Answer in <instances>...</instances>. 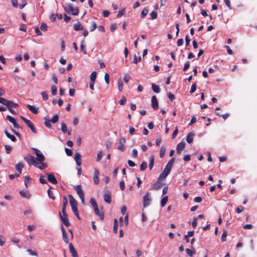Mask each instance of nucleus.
Masks as SVG:
<instances>
[{"mask_svg":"<svg viewBox=\"0 0 257 257\" xmlns=\"http://www.w3.org/2000/svg\"><path fill=\"white\" fill-rule=\"evenodd\" d=\"M5 149H6L7 154H10V153L12 150V147L9 145H6Z\"/></svg>","mask_w":257,"mask_h":257,"instance_id":"nucleus-49","label":"nucleus"},{"mask_svg":"<svg viewBox=\"0 0 257 257\" xmlns=\"http://www.w3.org/2000/svg\"><path fill=\"white\" fill-rule=\"evenodd\" d=\"M41 94H42V98L44 100H47L48 99V95L47 92L43 91L41 93Z\"/></svg>","mask_w":257,"mask_h":257,"instance_id":"nucleus-48","label":"nucleus"},{"mask_svg":"<svg viewBox=\"0 0 257 257\" xmlns=\"http://www.w3.org/2000/svg\"><path fill=\"white\" fill-rule=\"evenodd\" d=\"M64 10L69 14H71L74 16H77L79 13L78 8H73L72 5L69 4L64 8Z\"/></svg>","mask_w":257,"mask_h":257,"instance_id":"nucleus-3","label":"nucleus"},{"mask_svg":"<svg viewBox=\"0 0 257 257\" xmlns=\"http://www.w3.org/2000/svg\"><path fill=\"white\" fill-rule=\"evenodd\" d=\"M74 160L76 161L77 166L81 165V155L78 153H75L74 154Z\"/></svg>","mask_w":257,"mask_h":257,"instance_id":"nucleus-19","label":"nucleus"},{"mask_svg":"<svg viewBox=\"0 0 257 257\" xmlns=\"http://www.w3.org/2000/svg\"><path fill=\"white\" fill-rule=\"evenodd\" d=\"M32 149L35 152V154L37 156V159H36V161H37L39 166H41L42 164H45L44 163V161H45V157L41 152L36 148H33Z\"/></svg>","mask_w":257,"mask_h":257,"instance_id":"nucleus-2","label":"nucleus"},{"mask_svg":"<svg viewBox=\"0 0 257 257\" xmlns=\"http://www.w3.org/2000/svg\"><path fill=\"white\" fill-rule=\"evenodd\" d=\"M97 28L96 24L94 22H92V25L90 29V31L92 32Z\"/></svg>","mask_w":257,"mask_h":257,"instance_id":"nucleus-54","label":"nucleus"},{"mask_svg":"<svg viewBox=\"0 0 257 257\" xmlns=\"http://www.w3.org/2000/svg\"><path fill=\"white\" fill-rule=\"evenodd\" d=\"M48 195L49 197L52 200H54L55 197L53 194V192L51 191V188H49L47 191Z\"/></svg>","mask_w":257,"mask_h":257,"instance_id":"nucleus-38","label":"nucleus"},{"mask_svg":"<svg viewBox=\"0 0 257 257\" xmlns=\"http://www.w3.org/2000/svg\"><path fill=\"white\" fill-rule=\"evenodd\" d=\"M3 104L6 105L9 110L12 108L13 107L17 108L18 106V104L14 103L12 101L9 100L5 98L4 99Z\"/></svg>","mask_w":257,"mask_h":257,"instance_id":"nucleus-7","label":"nucleus"},{"mask_svg":"<svg viewBox=\"0 0 257 257\" xmlns=\"http://www.w3.org/2000/svg\"><path fill=\"white\" fill-rule=\"evenodd\" d=\"M63 204H62V213H65V211H66V207L68 204V200L67 198L65 196H64L63 197Z\"/></svg>","mask_w":257,"mask_h":257,"instance_id":"nucleus-22","label":"nucleus"},{"mask_svg":"<svg viewBox=\"0 0 257 257\" xmlns=\"http://www.w3.org/2000/svg\"><path fill=\"white\" fill-rule=\"evenodd\" d=\"M94 210L95 214L96 215L98 216L101 220H103L104 219V214H103V213H100L99 212L98 206L94 208Z\"/></svg>","mask_w":257,"mask_h":257,"instance_id":"nucleus-23","label":"nucleus"},{"mask_svg":"<svg viewBox=\"0 0 257 257\" xmlns=\"http://www.w3.org/2000/svg\"><path fill=\"white\" fill-rule=\"evenodd\" d=\"M118 222L116 219L114 220V224L113 227V231L114 233H116L117 231Z\"/></svg>","mask_w":257,"mask_h":257,"instance_id":"nucleus-31","label":"nucleus"},{"mask_svg":"<svg viewBox=\"0 0 257 257\" xmlns=\"http://www.w3.org/2000/svg\"><path fill=\"white\" fill-rule=\"evenodd\" d=\"M190 67V62L187 61L184 66L183 71H186Z\"/></svg>","mask_w":257,"mask_h":257,"instance_id":"nucleus-59","label":"nucleus"},{"mask_svg":"<svg viewBox=\"0 0 257 257\" xmlns=\"http://www.w3.org/2000/svg\"><path fill=\"white\" fill-rule=\"evenodd\" d=\"M152 88L153 90L156 93H159L160 91V89L159 86H158L155 84H153L152 85Z\"/></svg>","mask_w":257,"mask_h":257,"instance_id":"nucleus-32","label":"nucleus"},{"mask_svg":"<svg viewBox=\"0 0 257 257\" xmlns=\"http://www.w3.org/2000/svg\"><path fill=\"white\" fill-rule=\"evenodd\" d=\"M166 149L164 147H161L160 151V157L163 158L165 154Z\"/></svg>","mask_w":257,"mask_h":257,"instance_id":"nucleus-44","label":"nucleus"},{"mask_svg":"<svg viewBox=\"0 0 257 257\" xmlns=\"http://www.w3.org/2000/svg\"><path fill=\"white\" fill-rule=\"evenodd\" d=\"M151 104L153 109L156 110L159 108V103L157 100V98L156 96H153L152 97Z\"/></svg>","mask_w":257,"mask_h":257,"instance_id":"nucleus-11","label":"nucleus"},{"mask_svg":"<svg viewBox=\"0 0 257 257\" xmlns=\"http://www.w3.org/2000/svg\"><path fill=\"white\" fill-rule=\"evenodd\" d=\"M59 217L60 218V219L62 223L66 226H70V224L69 221V219L68 218V215L65 211V213H61V212H59Z\"/></svg>","mask_w":257,"mask_h":257,"instance_id":"nucleus-5","label":"nucleus"},{"mask_svg":"<svg viewBox=\"0 0 257 257\" xmlns=\"http://www.w3.org/2000/svg\"><path fill=\"white\" fill-rule=\"evenodd\" d=\"M69 248L72 257H78L77 252L72 243L69 244Z\"/></svg>","mask_w":257,"mask_h":257,"instance_id":"nucleus-13","label":"nucleus"},{"mask_svg":"<svg viewBox=\"0 0 257 257\" xmlns=\"http://www.w3.org/2000/svg\"><path fill=\"white\" fill-rule=\"evenodd\" d=\"M150 15L153 20L156 19L157 18V13L155 11L152 12Z\"/></svg>","mask_w":257,"mask_h":257,"instance_id":"nucleus-60","label":"nucleus"},{"mask_svg":"<svg viewBox=\"0 0 257 257\" xmlns=\"http://www.w3.org/2000/svg\"><path fill=\"white\" fill-rule=\"evenodd\" d=\"M5 134L8 138L12 140V141L15 142L16 141V137L14 135H11L7 130L5 131Z\"/></svg>","mask_w":257,"mask_h":257,"instance_id":"nucleus-28","label":"nucleus"},{"mask_svg":"<svg viewBox=\"0 0 257 257\" xmlns=\"http://www.w3.org/2000/svg\"><path fill=\"white\" fill-rule=\"evenodd\" d=\"M132 156L134 158H137L138 157V151L136 149H133L132 151Z\"/></svg>","mask_w":257,"mask_h":257,"instance_id":"nucleus-64","label":"nucleus"},{"mask_svg":"<svg viewBox=\"0 0 257 257\" xmlns=\"http://www.w3.org/2000/svg\"><path fill=\"white\" fill-rule=\"evenodd\" d=\"M178 133V128L176 127V129L174 131V132L172 135V138L174 139L176 137L177 134Z\"/></svg>","mask_w":257,"mask_h":257,"instance_id":"nucleus-61","label":"nucleus"},{"mask_svg":"<svg viewBox=\"0 0 257 257\" xmlns=\"http://www.w3.org/2000/svg\"><path fill=\"white\" fill-rule=\"evenodd\" d=\"M168 196H166L162 199L161 205L162 207H163L165 206V205L166 204V203L168 201Z\"/></svg>","mask_w":257,"mask_h":257,"instance_id":"nucleus-30","label":"nucleus"},{"mask_svg":"<svg viewBox=\"0 0 257 257\" xmlns=\"http://www.w3.org/2000/svg\"><path fill=\"white\" fill-rule=\"evenodd\" d=\"M125 139L124 138L122 137L120 138L119 141L118 146L117 149L121 151H123L124 150V144L125 143Z\"/></svg>","mask_w":257,"mask_h":257,"instance_id":"nucleus-12","label":"nucleus"},{"mask_svg":"<svg viewBox=\"0 0 257 257\" xmlns=\"http://www.w3.org/2000/svg\"><path fill=\"white\" fill-rule=\"evenodd\" d=\"M147 167V163L146 162H143L140 165V171H145Z\"/></svg>","mask_w":257,"mask_h":257,"instance_id":"nucleus-34","label":"nucleus"},{"mask_svg":"<svg viewBox=\"0 0 257 257\" xmlns=\"http://www.w3.org/2000/svg\"><path fill=\"white\" fill-rule=\"evenodd\" d=\"M47 179L49 182L53 184H56L57 183V181L53 174H48Z\"/></svg>","mask_w":257,"mask_h":257,"instance_id":"nucleus-15","label":"nucleus"},{"mask_svg":"<svg viewBox=\"0 0 257 257\" xmlns=\"http://www.w3.org/2000/svg\"><path fill=\"white\" fill-rule=\"evenodd\" d=\"M27 251L30 253L31 255L37 256L38 254L36 251H33L31 249H28Z\"/></svg>","mask_w":257,"mask_h":257,"instance_id":"nucleus-57","label":"nucleus"},{"mask_svg":"<svg viewBox=\"0 0 257 257\" xmlns=\"http://www.w3.org/2000/svg\"><path fill=\"white\" fill-rule=\"evenodd\" d=\"M118 89L119 91L123 89V83L121 79H119L118 80Z\"/></svg>","mask_w":257,"mask_h":257,"instance_id":"nucleus-36","label":"nucleus"},{"mask_svg":"<svg viewBox=\"0 0 257 257\" xmlns=\"http://www.w3.org/2000/svg\"><path fill=\"white\" fill-rule=\"evenodd\" d=\"M126 101V99L124 96H122L121 99L119 100V103L120 105H124Z\"/></svg>","mask_w":257,"mask_h":257,"instance_id":"nucleus-55","label":"nucleus"},{"mask_svg":"<svg viewBox=\"0 0 257 257\" xmlns=\"http://www.w3.org/2000/svg\"><path fill=\"white\" fill-rule=\"evenodd\" d=\"M27 108L34 114H37L39 112L38 108L33 105L27 104Z\"/></svg>","mask_w":257,"mask_h":257,"instance_id":"nucleus-20","label":"nucleus"},{"mask_svg":"<svg viewBox=\"0 0 257 257\" xmlns=\"http://www.w3.org/2000/svg\"><path fill=\"white\" fill-rule=\"evenodd\" d=\"M148 13V10L144 8L143 11H142L141 14V18H144Z\"/></svg>","mask_w":257,"mask_h":257,"instance_id":"nucleus-40","label":"nucleus"},{"mask_svg":"<svg viewBox=\"0 0 257 257\" xmlns=\"http://www.w3.org/2000/svg\"><path fill=\"white\" fill-rule=\"evenodd\" d=\"M90 203L93 206V208L97 206V204L96 203L95 200L93 198H90Z\"/></svg>","mask_w":257,"mask_h":257,"instance_id":"nucleus-42","label":"nucleus"},{"mask_svg":"<svg viewBox=\"0 0 257 257\" xmlns=\"http://www.w3.org/2000/svg\"><path fill=\"white\" fill-rule=\"evenodd\" d=\"M51 121L50 119H46L45 121V122H44L45 125H46V126L48 127V128L51 127Z\"/></svg>","mask_w":257,"mask_h":257,"instance_id":"nucleus-50","label":"nucleus"},{"mask_svg":"<svg viewBox=\"0 0 257 257\" xmlns=\"http://www.w3.org/2000/svg\"><path fill=\"white\" fill-rule=\"evenodd\" d=\"M84 40H82L81 42V45H80V49H81V51L82 52V53L84 54H87V52H86V50H85V45H84Z\"/></svg>","mask_w":257,"mask_h":257,"instance_id":"nucleus-33","label":"nucleus"},{"mask_svg":"<svg viewBox=\"0 0 257 257\" xmlns=\"http://www.w3.org/2000/svg\"><path fill=\"white\" fill-rule=\"evenodd\" d=\"M104 80L105 82L108 84L109 83V76L107 73H105L104 75Z\"/></svg>","mask_w":257,"mask_h":257,"instance_id":"nucleus-62","label":"nucleus"},{"mask_svg":"<svg viewBox=\"0 0 257 257\" xmlns=\"http://www.w3.org/2000/svg\"><path fill=\"white\" fill-rule=\"evenodd\" d=\"M24 183L26 187L27 188L28 185L31 183V178L29 176H26L25 177Z\"/></svg>","mask_w":257,"mask_h":257,"instance_id":"nucleus-29","label":"nucleus"},{"mask_svg":"<svg viewBox=\"0 0 257 257\" xmlns=\"http://www.w3.org/2000/svg\"><path fill=\"white\" fill-rule=\"evenodd\" d=\"M125 184L123 180L121 181L119 183V187L121 190H123L124 189Z\"/></svg>","mask_w":257,"mask_h":257,"instance_id":"nucleus-63","label":"nucleus"},{"mask_svg":"<svg viewBox=\"0 0 257 257\" xmlns=\"http://www.w3.org/2000/svg\"><path fill=\"white\" fill-rule=\"evenodd\" d=\"M103 199H104V200L110 204L111 203V196H110V194L109 192H106L104 193V195H103Z\"/></svg>","mask_w":257,"mask_h":257,"instance_id":"nucleus-16","label":"nucleus"},{"mask_svg":"<svg viewBox=\"0 0 257 257\" xmlns=\"http://www.w3.org/2000/svg\"><path fill=\"white\" fill-rule=\"evenodd\" d=\"M61 130L63 133H66L67 132V126L63 122L61 123Z\"/></svg>","mask_w":257,"mask_h":257,"instance_id":"nucleus-43","label":"nucleus"},{"mask_svg":"<svg viewBox=\"0 0 257 257\" xmlns=\"http://www.w3.org/2000/svg\"><path fill=\"white\" fill-rule=\"evenodd\" d=\"M163 185L164 184L160 182V180L158 179L156 182L154 184L153 188L155 190H158L162 188Z\"/></svg>","mask_w":257,"mask_h":257,"instance_id":"nucleus-18","label":"nucleus"},{"mask_svg":"<svg viewBox=\"0 0 257 257\" xmlns=\"http://www.w3.org/2000/svg\"><path fill=\"white\" fill-rule=\"evenodd\" d=\"M6 118L7 120H8L9 121L13 123L15 121V119L12 117L11 116L8 115L6 116Z\"/></svg>","mask_w":257,"mask_h":257,"instance_id":"nucleus-51","label":"nucleus"},{"mask_svg":"<svg viewBox=\"0 0 257 257\" xmlns=\"http://www.w3.org/2000/svg\"><path fill=\"white\" fill-rule=\"evenodd\" d=\"M58 120V116L57 114H56L52 117V119H51L50 120L53 123H55L56 122H57Z\"/></svg>","mask_w":257,"mask_h":257,"instance_id":"nucleus-56","label":"nucleus"},{"mask_svg":"<svg viewBox=\"0 0 257 257\" xmlns=\"http://www.w3.org/2000/svg\"><path fill=\"white\" fill-rule=\"evenodd\" d=\"M73 28L75 31H79L82 30L83 27L80 23L78 22L74 24Z\"/></svg>","mask_w":257,"mask_h":257,"instance_id":"nucleus-24","label":"nucleus"},{"mask_svg":"<svg viewBox=\"0 0 257 257\" xmlns=\"http://www.w3.org/2000/svg\"><path fill=\"white\" fill-rule=\"evenodd\" d=\"M62 236H63V239L64 242L66 243H68V241H69V239H68L67 232L63 233Z\"/></svg>","mask_w":257,"mask_h":257,"instance_id":"nucleus-39","label":"nucleus"},{"mask_svg":"<svg viewBox=\"0 0 257 257\" xmlns=\"http://www.w3.org/2000/svg\"><path fill=\"white\" fill-rule=\"evenodd\" d=\"M96 75L97 73L96 71H93V72L91 73L90 76V81H95L96 78Z\"/></svg>","mask_w":257,"mask_h":257,"instance_id":"nucleus-35","label":"nucleus"},{"mask_svg":"<svg viewBox=\"0 0 257 257\" xmlns=\"http://www.w3.org/2000/svg\"><path fill=\"white\" fill-rule=\"evenodd\" d=\"M40 29L42 31H46L47 30V25L45 23H43L40 26Z\"/></svg>","mask_w":257,"mask_h":257,"instance_id":"nucleus-53","label":"nucleus"},{"mask_svg":"<svg viewBox=\"0 0 257 257\" xmlns=\"http://www.w3.org/2000/svg\"><path fill=\"white\" fill-rule=\"evenodd\" d=\"M57 89L56 86H52L51 87V93L52 95H55L57 94Z\"/></svg>","mask_w":257,"mask_h":257,"instance_id":"nucleus-45","label":"nucleus"},{"mask_svg":"<svg viewBox=\"0 0 257 257\" xmlns=\"http://www.w3.org/2000/svg\"><path fill=\"white\" fill-rule=\"evenodd\" d=\"M25 160L28 163L29 165H34L35 167L41 169L43 170L47 167L46 164H41V166H39L38 164L36 158L31 155L30 154H27L24 158Z\"/></svg>","mask_w":257,"mask_h":257,"instance_id":"nucleus-1","label":"nucleus"},{"mask_svg":"<svg viewBox=\"0 0 257 257\" xmlns=\"http://www.w3.org/2000/svg\"><path fill=\"white\" fill-rule=\"evenodd\" d=\"M195 134L193 132L189 133L186 137V141L189 144L192 143L193 141V138Z\"/></svg>","mask_w":257,"mask_h":257,"instance_id":"nucleus-21","label":"nucleus"},{"mask_svg":"<svg viewBox=\"0 0 257 257\" xmlns=\"http://www.w3.org/2000/svg\"><path fill=\"white\" fill-rule=\"evenodd\" d=\"M6 240V238L2 235H0V246H3Z\"/></svg>","mask_w":257,"mask_h":257,"instance_id":"nucleus-47","label":"nucleus"},{"mask_svg":"<svg viewBox=\"0 0 257 257\" xmlns=\"http://www.w3.org/2000/svg\"><path fill=\"white\" fill-rule=\"evenodd\" d=\"M227 235V233L226 231H224L221 237V240L222 241H225L226 240V238Z\"/></svg>","mask_w":257,"mask_h":257,"instance_id":"nucleus-46","label":"nucleus"},{"mask_svg":"<svg viewBox=\"0 0 257 257\" xmlns=\"http://www.w3.org/2000/svg\"><path fill=\"white\" fill-rule=\"evenodd\" d=\"M75 190L77 192V194L80 197L81 199V203L82 204L85 203V196L84 193L81 188V186L80 185H78L75 187Z\"/></svg>","mask_w":257,"mask_h":257,"instance_id":"nucleus-4","label":"nucleus"},{"mask_svg":"<svg viewBox=\"0 0 257 257\" xmlns=\"http://www.w3.org/2000/svg\"><path fill=\"white\" fill-rule=\"evenodd\" d=\"M99 174V171L97 169H95L94 171V176H93V181H94V184H98L99 183V177H98Z\"/></svg>","mask_w":257,"mask_h":257,"instance_id":"nucleus-17","label":"nucleus"},{"mask_svg":"<svg viewBox=\"0 0 257 257\" xmlns=\"http://www.w3.org/2000/svg\"><path fill=\"white\" fill-rule=\"evenodd\" d=\"M171 170V169L170 168L166 166L163 172L159 175L158 180H161L162 179H165L170 173Z\"/></svg>","mask_w":257,"mask_h":257,"instance_id":"nucleus-9","label":"nucleus"},{"mask_svg":"<svg viewBox=\"0 0 257 257\" xmlns=\"http://www.w3.org/2000/svg\"><path fill=\"white\" fill-rule=\"evenodd\" d=\"M154 160H155L154 156L153 155L151 156L150 158V160H149V169L150 170H152V169L153 168V167L154 166Z\"/></svg>","mask_w":257,"mask_h":257,"instance_id":"nucleus-26","label":"nucleus"},{"mask_svg":"<svg viewBox=\"0 0 257 257\" xmlns=\"http://www.w3.org/2000/svg\"><path fill=\"white\" fill-rule=\"evenodd\" d=\"M174 161H175V158H172L169 161V162L167 163V164L166 165V166L168 167V168H170L171 169Z\"/></svg>","mask_w":257,"mask_h":257,"instance_id":"nucleus-37","label":"nucleus"},{"mask_svg":"<svg viewBox=\"0 0 257 257\" xmlns=\"http://www.w3.org/2000/svg\"><path fill=\"white\" fill-rule=\"evenodd\" d=\"M21 118L27 124L28 126L31 129L33 133L35 134L37 133L36 129L35 128L34 124L30 120H28V119H27L26 118L23 116H21Z\"/></svg>","mask_w":257,"mask_h":257,"instance_id":"nucleus-8","label":"nucleus"},{"mask_svg":"<svg viewBox=\"0 0 257 257\" xmlns=\"http://www.w3.org/2000/svg\"><path fill=\"white\" fill-rule=\"evenodd\" d=\"M65 153L66 154V155L68 156H71L72 155V151L69 149H68V148H65Z\"/></svg>","mask_w":257,"mask_h":257,"instance_id":"nucleus-58","label":"nucleus"},{"mask_svg":"<svg viewBox=\"0 0 257 257\" xmlns=\"http://www.w3.org/2000/svg\"><path fill=\"white\" fill-rule=\"evenodd\" d=\"M20 176V173H15L14 174L9 175V177L10 180H13L15 178Z\"/></svg>","mask_w":257,"mask_h":257,"instance_id":"nucleus-41","label":"nucleus"},{"mask_svg":"<svg viewBox=\"0 0 257 257\" xmlns=\"http://www.w3.org/2000/svg\"><path fill=\"white\" fill-rule=\"evenodd\" d=\"M70 204L73 212L78 211L77 202L72 195H69Z\"/></svg>","mask_w":257,"mask_h":257,"instance_id":"nucleus-6","label":"nucleus"},{"mask_svg":"<svg viewBox=\"0 0 257 257\" xmlns=\"http://www.w3.org/2000/svg\"><path fill=\"white\" fill-rule=\"evenodd\" d=\"M196 84L194 83L191 86V89L190 90V93H193L196 91Z\"/></svg>","mask_w":257,"mask_h":257,"instance_id":"nucleus-52","label":"nucleus"},{"mask_svg":"<svg viewBox=\"0 0 257 257\" xmlns=\"http://www.w3.org/2000/svg\"><path fill=\"white\" fill-rule=\"evenodd\" d=\"M20 194L23 197L29 198L31 196L30 193L28 191H20Z\"/></svg>","mask_w":257,"mask_h":257,"instance_id":"nucleus-25","label":"nucleus"},{"mask_svg":"<svg viewBox=\"0 0 257 257\" xmlns=\"http://www.w3.org/2000/svg\"><path fill=\"white\" fill-rule=\"evenodd\" d=\"M185 147V143L184 142H180L179 143L176 148L177 153L180 154L182 151L184 149Z\"/></svg>","mask_w":257,"mask_h":257,"instance_id":"nucleus-14","label":"nucleus"},{"mask_svg":"<svg viewBox=\"0 0 257 257\" xmlns=\"http://www.w3.org/2000/svg\"><path fill=\"white\" fill-rule=\"evenodd\" d=\"M150 193L149 192L146 194L143 197V207H146L149 205L151 199L149 197Z\"/></svg>","mask_w":257,"mask_h":257,"instance_id":"nucleus-10","label":"nucleus"},{"mask_svg":"<svg viewBox=\"0 0 257 257\" xmlns=\"http://www.w3.org/2000/svg\"><path fill=\"white\" fill-rule=\"evenodd\" d=\"M23 167H24V165L21 163H19L16 165V169L19 172L18 173H20V175L22 173V170L23 168Z\"/></svg>","mask_w":257,"mask_h":257,"instance_id":"nucleus-27","label":"nucleus"}]
</instances>
